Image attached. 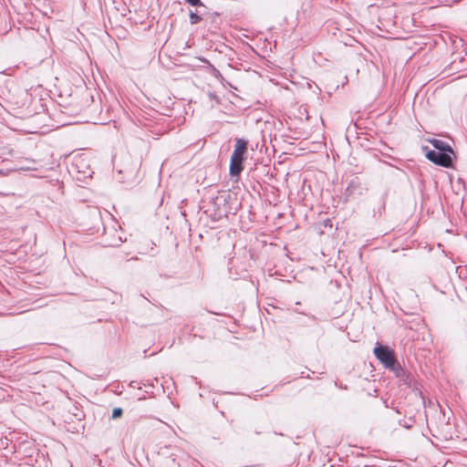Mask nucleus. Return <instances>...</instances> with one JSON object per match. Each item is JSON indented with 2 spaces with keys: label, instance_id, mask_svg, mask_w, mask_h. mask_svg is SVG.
<instances>
[{
  "label": "nucleus",
  "instance_id": "obj_1",
  "mask_svg": "<svg viewBox=\"0 0 467 467\" xmlns=\"http://www.w3.org/2000/svg\"><path fill=\"white\" fill-rule=\"evenodd\" d=\"M247 150V140L244 139H236L235 149L231 157L230 174L238 176L243 171L244 156Z\"/></svg>",
  "mask_w": 467,
  "mask_h": 467
},
{
  "label": "nucleus",
  "instance_id": "obj_2",
  "mask_svg": "<svg viewBox=\"0 0 467 467\" xmlns=\"http://www.w3.org/2000/svg\"><path fill=\"white\" fill-rule=\"evenodd\" d=\"M374 354L379 360L388 368L392 370L396 367V359L394 358L393 351L388 347L378 344L374 348Z\"/></svg>",
  "mask_w": 467,
  "mask_h": 467
},
{
  "label": "nucleus",
  "instance_id": "obj_3",
  "mask_svg": "<svg viewBox=\"0 0 467 467\" xmlns=\"http://www.w3.org/2000/svg\"><path fill=\"white\" fill-rule=\"evenodd\" d=\"M426 157L428 160L432 161L433 163L449 168L451 166V157L447 152H441L436 150H429L426 153Z\"/></svg>",
  "mask_w": 467,
  "mask_h": 467
},
{
  "label": "nucleus",
  "instance_id": "obj_4",
  "mask_svg": "<svg viewBox=\"0 0 467 467\" xmlns=\"http://www.w3.org/2000/svg\"><path fill=\"white\" fill-rule=\"evenodd\" d=\"M431 143L438 150L437 151L453 153L451 147L445 141L434 139L431 140Z\"/></svg>",
  "mask_w": 467,
  "mask_h": 467
},
{
  "label": "nucleus",
  "instance_id": "obj_5",
  "mask_svg": "<svg viewBox=\"0 0 467 467\" xmlns=\"http://www.w3.org/2000/svg\"><path fill=\"white\" fill-rule=\"evenodd\" d=\"M201 21H202V17L196 12H193V11L190 12V22H191V24L195 25V24H198Z\"/></svg>",
  "mask_w": 467,
  "mask_h": 467
},
{
  "label": "nucleus",
  "instance_id": "obj_6",
  "mask_svg": "<svg viewBox=\"0 0 467 467\" xmlns=\"http://www.w3.org/2000/svg\"><path fill=\"white\" fill-rule=\"evenodd\" d=\"M122 413H123L122 409H120V408H116V409H114V410H113V411H112V418H113V419L119 418V417L122 415Z\"/></svg>",
  "mask_w": 467,
  "mask_h": 467
},
{
  "label": "nucleus",
  "instance_id": "obj_7",
  "mask_svg": "<svg viewBox=\"0 0 467 467\" xmlns=\"http://www.w3.org/2000/svg\"><path fill=\"white\" fill-rule=\"evenodd\" d=\"M188 4L192 5H203V4L202 3L201 0H185Z\"/></svg>",
  "mask_w": 467,
  "mask_h": 467
},
{
  "label": "nucleus",
  "instance_id": "obj_8",
  "mask_svg": "<svg viewBox=\"0 0 467 467\" xmlns=\"http://www.w3.org/2000/svg\"><path fill=\"white\" fill-rule=\"evenodd\" d=\"M3 172L0 171V174H2Z\"/></svg>",
  "mask_w": 467,
  "mask_h": 467
}]
</instances>
